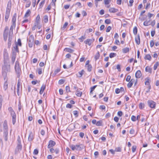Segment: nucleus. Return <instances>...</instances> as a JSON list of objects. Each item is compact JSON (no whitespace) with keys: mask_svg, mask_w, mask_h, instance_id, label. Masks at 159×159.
I'll return each mask as SVG.
<instances>
[{"mask_svg":"<svg viewBox=\"0 0 159 159\" xmlns=\"http://www.w3.org/2000/svg\"><path fill=\"white\" fill-rule=\"evenodd\" d=\"M13 25H11L9 31L8 28L6 26L5 27L4 31L3 36L4 40L6 41L7 39L8 35H9L10 39L13 37Z\"/></svg>","mask_w":159,"mask_h":159,"instance_id":"1","label":"nucleus"},{"mask_svg":"<svg viewBox=\"0 0 159 159\" xmlns=\"http://www.w3.org/2000/svg\"><path fill=\"white\" fill-rule=\"evenodd\" d=\"M2 75L4 80H6L7 73L10 70V67L9 65L4 66L2 68Z\"/></svg>","mask_w":159,"mask_h":159,"instance_id":"2","label":"nucleus"},{"mask_svg":"<svg viewBox=\"0 0 159 159\" xmlns=\"http://www.w3.org/2000/svg\"><path fill=\"white\" fill-rule=\"evenodd\" d=\"M11 7V1H9L7 4L5 15V20L6 21H7V20L9 17Z\"/></svg>","mask_w":159,"mask_h":159,"instance_id":"3","label":"nucleus"},{"mask_svg":"<svg viewBox=\"0 0 159 159\" xmlns=\"http://www.w3.org/2000/svg\"><path fill=\"white\" fill-rule=\"evenodd\" d=\"M70 148L73 151L75 150L80 151L84 148V146L82 144L75 145L72 144L70 146Z\"/></svg>","mask_w":159,"mask_h":159,"instance_id":"4","label":"nucleus"},{"mask_svg":"<svg viewBox=\"0 0 159 159\" xmlns=\"http://www.w3.org/2000/svg\"><path fill=\"white\" fill-rule=\"evenodd\" d=\"M8 110L10 112L12 118V122L13 125H14L16 122V114L11 107L8 108Z\"/></svg>","mask_w":159,"mask_h":159,"instance_id":"5","label":"nucleus"},{"mask_svg":"<svg viewBox=\"0 0 159 159\" xmlns=\"http://www.w3.org/2000/svg\"><path fill=\"white\" fill-rule=\"evenodd\" d=\"M3 127L4 129L5 130V131L4 133V136H5L4 139L6 141L7 140V136L8 135V132L7 130L8 129V126L7 125V120H4L3 123Z\"/></svg>","mask_w":159,"mask_h":159,"instance_id":"6","label":"nucleus"},{"mask_svg":"<svg viewBox=\"0 0 159 159\" xmlns=\"http://www.w3.org/2000/svg\"><path fill=\"white\" fill-rule=\"evenodd\" d=\"M15 68L16 73L18 74V76H19L21 70L20 68L19 62L16 61L15 65Z\"/></svg>","mask_w":159,"mask_h":159,"instance_id":"7","label":"nucleus"},{"mask_svg":"<svg viewBox=\"0 0 159 159\" xmlns=\"http://www.w3.org/2000/svg\"><path fill=\"white\" fill-rule=\"evenodd\" d=\"M148 106L152 108H154L155 107L156 103L153 101L151 100H149L148 101Z\"/></svg>","mask_w":159,"mask_h":159,"instance_id":"8","label":"nucleus"},{"mask_svg":"<svg viewBox=\"0 0 159 159\" xmlns=\"http://www.w3.org/2000/svg\"><path fill=\"white\" fill-rule=\"evenodd\" d=\"M135 83V85H136L137 81V80H135L134 79H131L129 82L127 84V86L128 88H130L131 87L132 85H133V84L134 83Z\"/></svg>","mask_w":159,"mask_h":159,"instance_id":"9","label":"nucleus"},{"mask_svg":"<svg viewBox=\"0 0 159 159\" xmlns=\"http://www.w3.org/2000/svg\"><path fill=\"white\" fill-rule=\"evenodd\" d=\"M56 144L55 142L53 140H50L49 141L48 148L54 146Z\"/></svg>","mask_w":159,"mask_h":159,"instance_id":"10","label":"nucleus"},{"mask_svg":"<svg viewBox=\"0 0 159 159\" xmlns=\"http://www.w3.org/2000/svg\"><path fill=\"white\" fill-rule=\"evenodd\" d=\"M93 41V40L90 39H87L86 40L84 41V43L85 44H88L90 46L92 42Z\"/></svg>","mask_w":159,"mask_h":159,"instance_id":"11","label":"nucleus"},{"mask_svg":"<svg viewBox=\"0 0 159 159\" xmlns=\"http://www.w3.org/2000/svg\"><path fill=\"white\" fill-rule=\"evenodd\" d=\"M16 13H15L12 17V21L13 23L12 25L14 26H15L16 24Z\"/></svg>","mask_w":159,"mask_h":159,"instance_id":"12","label":"nucleus"},{"mask_svg":"<svg viewBox=\"0 0 159 159\" xmlns=\"http://www.w3.org/2000/svg\"><path fill=\"white\" fill-rule=\"evenodd\" d=\"M13 49H12L13 52L11 56V60L12 64H13L14 62L16 59V53L14 51H13Z\"/></svg>","mask_w":159,"mask_h":159,"instance_id":"13","label":"nucleus"},{"mask_svg":"<svg viewBox=\"0 0 159 159\" xmlns=\"http://www.w3.org/2000/svg\"><path fill=\"white\" fill-rule=\"evenodd\" d=\"M142 75V74L140 70H138L135 73V76L136 78H140Z\"/></svg>","mask_w":159,"mask_h":159,"instance_id":"14","label":"nucleus"},{"mask_svg":"<svg viewBox=\"0 0 159 159\" xmlns=\"http://www.w3.org/2000/svg\"><path fill=\"white\" fill-rule=\"evenodd\" d=\"M34 138L33 133L32 132H30V133L28 137V140L29 141H31Z\"/></svg>","mask_w":159,"mask_h":159,"instance_id":"15","label":"nucleus"},{"mask_svg":"<svg viewBox=\"0 0 159 159\" xmlns=\"http://www.w3.org/2000/svg\"><path fill=\"white\" fill-rule=\"evenodd\" d=\"M20 80H18L17 84V92L18 95H19V93L20 87Z\"/></svg>","mask_w":159,"mask_h":159,"instance_id":"16","label":"nucleus"},{"mask_svg":"<svg viewBox=\"0 0 159 159\" xmlns=\"http://www.w3.org/2000/svg\"><path fill=\"white\" fill-rule=\"evenodd\" d=\"M40 22V15H38L37 16V17L36 19V24H37V25H38L39 24Z\"/></svg>","mask_w":159,"mask_h":159,"instance_id":"17","label":"nucleus"},{"mask_svg":"<svg viewBox=\"0 0 159 159\" xmlns=\"http://www.w3.org/2000/svg\"><path fill=\"white\" fill-rule=\"evenodd\" d=\"M46 88V85L44 84H43L39 92V93L40 94H42V93H43L44 90H45V89Z\"/></svg>","mask_w":159,"mask_h":159,"instance_id":"18","label":"nucleus"},{"mask_svg":"<svg viewBox=\"0 0 159 159\" xmlns=\"http://www.w3.org/2000/svg\"><path fill=\"white\" fill-rule=\"evenodd\" d=\"M135 41L138 45H139L140 43V39L139 35L135 38Z\"/></svg>","mask_w":159,"mask_h":159,"instance_id":"19","label":"nucleus"},{"mask_svg":"<svg viewBox=\"0 0 159 159\" xmlns=\"http://www.w3.org/2000/svg\"><path fill=\"white\" fill-rule=\"evenodd\" d=\"M109 11L111 13H115L118 11V9L114 8H111L109 9Z\"/></svg>","mask_w":159,"mask_h":159,"instance_id":"20","label":"nucleus"},{"mask_svg":"<svg viewBox=\"0 0 159 159\" xmlns=\"http://www.w3.org/2000/svg\"><path fill=\"white\" fill-rule=\"evenodd\" d=\"M145 71L151 74L152 72V68L148 66H147L145 68Z\"/></svg>","mask_w":159,"mask_h":159,"instance_id":"21","label":"nucleus"},{"mask_svg":"<svg viewBox=\"0 0 159 159\" xmlns=\"http://www.w3.org/2000/svg\"><path fill=\"white\" fill-rule=\"evenodd\" d=\"M5 81V82L4 83V90H6L8 88V83L7 82V79H6L5 80H4Z\"/></svg>","mask_w":159,"mask_h":159,"instance_id":"22","label":"nucleus"},{"mask_svg":"<svg viewBox=\"0 0 159 159\" xmlns=\"http://www.w3.org/2000/svg\"><path fill=\"white\" fill-rule=\"evenodd\" d=\"M84 71L83 70H82L80 71H79L78 72V74H77V76L80 77H81L84 73Z\"/></svg>","mask_w":159,"mask_h":159,"instance_id":"23","label":"nucleus"},{"mask_svg":"<svg viewBox=\"0 0 159 159\" xmlns=\"http://www.w3.org/2000/svg\"><path fill=\"white\" fill-rule=\"evenodd\" d=\"M30 13H31V11H30V10L29 9L27 11L24 16V17H28L30 15Z\"/></svg>","mask_w":159,"mask_h":159,"instance_id":"24","label":"nucleus"},{"mask_svg":"<svg viewBox=\"0 0 159 159\" xmlns=\"http://www.w3.org/2000/svg\"><path fill=\"white\" fill-rule=\"evenodd\" d=\"M34 41V37L33 35H31L29 39V42L33 43Z\"/></svg>","mask_w":159,"mask_h":159,"instance_id":"25","label":"nucleus"},{"mask_svg":"<svg viewBox=\"0 0 159 159\" xmlns=\"http://www.w3.org/2000/svg\"><path fill=\"white\" fill-rule=\"evenodd\" d=\"M145 84L147 85H149L150 84V80L148 78H147L145 79Z\"/></svg>","mask_w":159,"mask_h":159,"instance_id":"26","label":"nucleus"},{"mask_svg":"<svg viewBox=\"0 0 159 159\" xmlns=\"http://www.w3.org/2000/svg\"><path fill=\"white\" fill-rule=\"evenodd\" d=\"M64 50L67 52H68L70 53H72L74 52V50L68 48H65Z\"/></svg>","mask_w":159,"mask_h":159,"instance_id":"27","label":"nucleus"},{"mask_svg":"<svg viewBox=\"0 0 159 159\" xmlns=\"http://www.w3.org/2000/svg\"><path fill=\"white\" fill-rule=\"evenodd\" d=\"M8 36H9V37H8V47L10 48L11 45V42L12 39V37H11V38H10V39L9 35H8Z\"/></svg>","mask_w":159,"mask_h":159,"instance_id":"28","label":"nucleus"},{"mask_svg":"<svg viewBox=\"0 0 159 159\" xmlns=\"http://www.w3.org/2000/svg\"><path fill=\"white\" fill-rule=\"evenodd\" d=\"M129 51V48H125L122 49V51L124 53H126Z\"/></svg>","mask_w":159,"mask_h":159,"instance_id":"29","label":"nucleus"},{"mask_svg":"<svg viewBox=\"0 0 159 159\" xmlns=\"http://www.w3.org/2000/svg\"><path fill=\"white\" fill-rule=\"evenodd\" d=\"M143 25L145 26H147L150 25V20L147 21H145L143 23Z\"/></svg>","mask_w":159,"mask_h":159,"instance_id":"30","label":"nucleus"},{"mask_svg":"<svg viewBox=\"0 0 159 159\" xmlns=\"http://www.w3.org/2000/svg\"><path fill=\"white\" fill-rule=\"evenodd\" d=\"M144 58L145 59H147L150 61L151 59V57L149 54H147L145 56Z\"/></svg>","mask_w":159,"mask_h":159,"instance_id":"31","label":"nucleus"},{"mask_svg":"<svg viewBox=\"0 0 159 159\" xmlns=\"http://www.w3.org/2000/svg\"><path fill=\"white\" fill-rule=\"evenodd\" d=\"M43 21L45 23H47L48 21V16L47 15H45L43 17Z\"/></svg>","mask_w":159,"mask_h":159,"instance_id":"32","label":"nucleus"},{"mask_svg":"<svg viewBox=\"0 0 159 159\" xmlns=\"http://www.w3.org/2000/svg\"><path fill=\"white\" fill-rule=\"evenodd\" d=\"M102 120H100L97 122L96 125L98 126H100L102 125Z\"/></svg>","mask_w":159,"mask_h":159,"instance_id":"33","label":"nucleus"},{"mask_svg":"<svg viewBox=\"0 0 159 159\" xmlns=\"http://www.w3.org/2000/svg\"><path fill=\"white\" fill-rule=\"evenodd\" d=\"M82 94V92L79 91H77L76 93V95L78 97H81Z\"/></svg>","mask_w":159,"mask_h":159,"instance_id":"34","label":"nucleus"},{"mask_svg":"<svg viewBox=\"0 0 159 159\" xmlns=\"http://www.w3.org/2000/svg\"><path fill=\"white\" fill-rule=\"evenodd\" d=\"M86 67H87L88 70L89 72L91 71L92 68L91 65H88L86 66Z\"/></svg>","mask_w":159,"mask_h":159,"instance_id":"35","label":"nucleus"},{"mask_svg":"<svg viewBox=\"0 0 159 159\" xmlns=\"http://www.w3.org/2000/svg\"><path fill=\"white\" fill-rule=\"evenodd\" d=\"M159 66V63L158 62H157L156 63L154 64L153 67V69L154 70H156L157 68V66Z\"/></svg>","mask_w":159,"mask_h":159,"instance_id":"36","label":"nucleus"},{"mask_svg":"<svg viewBox=\"0 0 159 159\" xmlns=\"http://www.w3.org/2000/svg\"><path fill=\"white\" fill-rule=\"evenodd\" d=\"M133 32L134 34L135 35L137 34V29L136 27H135L134 28Z\"/></svg>","mask_w":159,"mask_h":159,"instance_id":"37","label":"nucleus"},{"mask_svg":"<svg viewBox=\"0 0 159 159\" xmlns=\"http://www.w3.org/2000/svg\"><path fill=\"white\" fill-rule=\"evenodd\" d=\"M100 57V54L99 52H98L96 54L95 57V58L96 60L98 59Z\"/></svg>","mask_w":159,"mask_h":159,"instance_id":"38","label":"nucleus"},{"mask_svg":"<svg viewBox=\"0 0 159 159\" xmlns=\"http://www.w3.org/2000/svg\"><path fill=\"white\" fill-rule=\"evenodd\" d=\"M45 2V0H44L41 2L39 4V7L40 8H42L43 5L44 4Z\"/></svg>","mask_w":159,"mask_h":159,"instance_id":"39","label":"nucleus"},{"mask_svg":"<svg viewBox=\"0 0 159 159\" xmlns=\"http://www.w3.org/2000/svg\"><path fill=\"white\" fill-rule=\"evenodd\" d=\"M105 5L109 4L111 1V0H104Z\"/></svg>","mask_w":159,"mask_h":159,"instance_id":"40","label":"nucleus"},{"mask_svg":"<svg viewBox=\"0 0 159 159\" xmlns=\"http://www.w3.org/2000/svg\"><path fill=\"white\" fill-rule=\"evenodd\" d=\"M42 69L41 68H39L37 69V71L39 75H41L42 73Z\"/></svg>","mask_w":159,"mask_h":159,"instance_id":"41","label":"nucleus"},{"mask_svg":"<svg viewBox=\"0 0 159 159\" xmlns=\"http://www.w3.org/2000/svg\"><path fill=\"white\" fill-rule=\"evenodd\" d=\"M116 53H111L109 54V57L111 58H112L116 56Z\"/></svg>","mask_w":159,"mask_h":159,"instance_id":"42","label":"nucleus"},{"mask_svg":"<svg viewBox=\"0 0 159 159\" xmlns=\"http://www.w3.org/2000/svg\"><path fill=\"white\" fill-rule=\"evenodd\" d=\"M68 25V23L67 22H66L64 25H63V26L61 28V29L63 30H64V29Z\"/></svg>","mask_w":159,"mask_h":159,"instance_id":"43","label":"nucleus"},{"mask_svg":"<svg viewBox=\"0 0 159 159\" xmlns=\"http://www.w3.org/2000/svg\"><path fill=\"white\" fill-rule=\"evenodd\" d=\"M14 50L17 52H19V49L17 45L16 44L15 46L14 47Z\"/></svg>","mask_w":159,"mask_h":159,"instance_id":"44","label":"nucleus"},{"mask_svg":"<svg viewBox=\"0 0 159 159\" xmlns=\"http://www.w3.org/2000/svg\"><path fill=\"white\" fill-rule=\"evenodd\" d=\"M144 104L143 103H140L139 104V108L140 109H142L144 107Z\"/></svg>","mask_w":159,"mask_h":159,"instance_id":"45","label":"nucleus"},{"mask_svg":"<svg viewBox=\"0 0 159 159\" xmlns=\"http://www.w3.org/2000/svg\"><path fill=\"white\" fill-rule=\"evenodd\" d=\"M105 23L109 24H110L111 23V21L110 19H107L105 21Z\"/></svg>","mask_w":159,"mask_h":159,"instance_id":"46","label":"nucleus"},{"mask_svg":"<svg viewBox=\"0 0 159 159\" xmlns=\"http://www.w3.org/2000/svg\"><path fill=\"white\" fill-rule=\"evenodd\" d=\"M78 111H73V113L76 117H77L78 116Z\"/></svg>","mask_w":159,"mask_h":159,"instance_id":"47","label":"nucleus"},{"mask_svg":"<svg viewBox=\"0 0 159 159\" xmlns=\"http://www.w3.org/2000/svg\"><path fill=\"white\" fill-rule=\"evenodd\" d=\"M131 120L133 121H135L136 120V117L134 116H132L131 117Z\"/></svg>","mask_w":159,"mask_h":159,"instance_id":"48","label":"nucleus"},{"mask_svg":"<svg viewBox=\"0 0 159 159\" xmlns=\"http://www.w3.org/2000/svg\"><path fill=\"white\" fill-rule=\"evenodd\" d=\"M136 149V146H133L132 147V150L133 152H134Z\"/></svg>","mask_w":159,"mask_h":159,"instance_id":"49","label":"nucleus"},{"mask_svg":"<svg viewBox=\"0 0 159 159\" xmlns=\"http://www.w3.org/2000/svg\"><path fill=\"white\" fill-rule=\"evenodd\" d=\"M66 90L67 93H68L70 92V88L69 86H66Z\"/></svg>","mask_w":159,"mask_h":159,"instance_id":"50","label":"nucleus"},{"mask_svg":"<svg viewBox=\"0 0 159 159\" xmlns=\"http://www.w3.org/2000/svg\"><path fill=\"white\" fill-rule=\"evenodd\" d=\"M115 151L116 152H120L121 151V149L120 147H118L115 149Z\"/></svg>","mask_w":159,"mask_h":159,"instance_id":"51","label":"nucleus"},{"mask_svg":"<svg viewBox=\"0 0 159 159\" xmlns=\"http://www.w3.org/2000/svg\"><path fill=\"white\" fill-rule=\"evenodd\" d=\"M17 148L18 150H21L22 148V146L21 144H19L17 145Z\"/></svg>","mask_w":159,"mask_h":159,"instance_id":"52","label":"nucleus"},{"mask_svg":"<svg viewBox=\"0 0 159 159\" xmlns=\"http://www.w3.org/2000/svg\"><path fill=\"white\" fill-rule=\"evenodd\" d=\"M64 82V81L63 80H60L58 81V83L60 84H63Z\"/></svg>","mask_w":159,"mask_h":159,"instance_id":"53","label":"nucleus"},{"mask_svg":"<svg viewBox=\"0 0 159 159\" xmlns=\"http://www.w3.org/2000/svg\"><path fill=\"white\" fill-rule=\"evenodd\" d=\"M85 38L84 36H82L80 38H79V39L80 40V42H82L83 41V40L85 39Z\"/></svg>","mask_w":159,"mask_h":159,"instance_id":"54","label":"nucleus"},{"mask_svg":"<svg viewBox=\"0 0 159 159\" xmlns=\"http://www.w3.org/2000/svg\"><path fill=\"white\" fill-rule=\"evenodd\" d=\"M111 29V27L110 26H108L107 27V29H106V32H109L110 31Z\"/></svg>","mask_w":159,"mask_h":159,"instance_id":"55","label":"nucleus"},{"mask_svg":"<svg viewBox=\"0 0 159 159\" xmlns=\"http://www.w3.org/2000/svg\"><path fill=\"white\" fill-rule=\"evenodd\" d=\"M18 110L19 111H20L21 109V106L20 104V102H19V104L18 105Z\"/></svg>","mask_w":159,"mask_h":159,"instance_id":"56","label":"nucleus"},{"mask_svg":"<svg viewBox=\"0 0 159 159\" xmlns=\"http://www.w3.org/2000/svg\"><path fill=\"white\" fill-rule=\"evenodd\" d=\"M38 153V151L37 149H35L33 153L34 155H37Z\"/></svg>","mask_w":159,"mask_h":159,"instance_id":"57","label":"nucleus"},{"mask_svg":"<svg viewBox=\"0 0 159 159\" xmlns=\"http://www.w3.org/2000/svg\"><path fill=\"white\" fill-rule=\"evenodd\" d=\"M86 31L87 32V33H89V32H92L93 31V29H92L90 28L86 30Z\"/></svg>","mask_w":159,"mask_h":159,"instance_id":"58","label":"nucleus"},{"mask_svg":"<svg viewBox=\"0 0 159 159\" xmlns=\"http://www.w3.org/2000/svg\"><path fill=\"white\" fill-rule=\"evenodd\" d=\"M154 45V43L153 40H151L150 43V45L151 47H152Z\"/></svg>","mask_w":159,"mask_h":159,"instance_id":"59","label":"nucleus"},{"mask_svg":"<svg viewBox=\"0 0 159 159\" xmlns=\"http://www.w3.org/2000/svg\"><path fill=\"white\" fill-rule=\"evenodd\" d=\"M120 89H119L117 88V89H115V93L116 94H118L119 93H120Z\"/></svg>","mask_w":159,"mask_h":159,"instance_id":"60","label":"nucleus"},{"mask_svg":"<svg viewBox=\"0 0 159 159\" xmlns=\"http://www.w3.org/2000/svg\"><path fill=\"white\" fill-rule=\"evenodd\" d=\"M130 78L131 76L130 75H128L126 78V80L127 81L129 82V81Z\"/></svg>","mask_w":159,"mask_h":159,"instance_id":"61","label":"nucleus"},{"mask_svg":"<svg viewBox=\"0 0 159 159\" xmlns=\"http://www.w3.org/2000/svg\"><path fill=\"white\" fill-rule=\"evenodd\" d=\"M60 71V70L59 69H57L55 70L54 72V74L55 75L57 74Z\"/></svg>","mask_w":159,"mask_h":159,"instance_id":"62","label":"nucleus"},{"mask_svg":"<svg viewBox=\"0 0 159 159\" xmlns=\"http://www.w3.org/2000/svg\"><path fill=\"white\" fill-rule=\"evenodd\" d=\"M82 14L84 16H86L87 15V13L84 11H82Z\"/></svg>","mask_w":159,"mask_h":159,"instance_id":"63","label":"nucleus"},{"mask_svg":"<svg viewBox=\"0 0 159 159\" xmlns=\"http://www.w3.org/2000/svg\"><path fill=\"white\" fill-rule=\"evenodd\" d=\"M99 13L100 15H103L104 13V11L103 10H101L100 11Z\"/></svg>","mask_w":159,"mask_h":159,"instance_id":"64","label":"nucleus"}]
</instances>
